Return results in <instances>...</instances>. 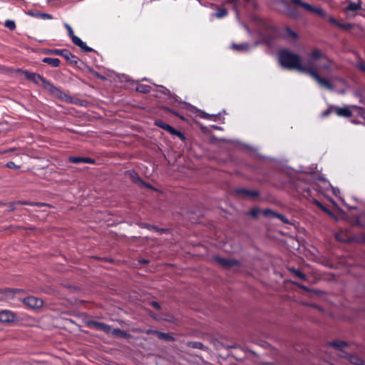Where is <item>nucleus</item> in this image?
Segmentation results:
<instances>
[{
    "label": "nucleus",
    "instance_id": "obj_1",
    "mask_svg": "<svg viewBox=\"0 0 365 365\" xmlns=\"http://www.w3.org/2000/svg\"><path fill=\"white\" fill-rule=\"evenodd\" d=\"M308 56L314 58V61L311 62L309 68L306 73L314 79L320 86L329 91L333 90L334 87L329 81L326 78L321 77L319 74L322 70L330 71L331 61L319 49L312 50Z\"/></svg>",
    "mask_w": 365,
    "mask_h": 365
},
{
    "label": "nucleus",
    "instance_id": "obj_2",
    "mask_svg": "<svg viewBox=\"0 0 365 365\" xmlns=\"http://www.w3.org/2000/svg\"><path fill=\"white\" fill-rule=\"evenodd\" d=\"M279 61L282 67L289 69H294L299 72L306 73L309 68L311 62H314V59L311 58L307 61L306 65H302V59L300 56L289 51H282L279 53Z\"/></svg>",
    "mask_w": 365,
    "mask_h": 365
},
{
    "label": "nucleus",
    "instance_id": "obj_3",
    "mask_svg": "<svg viewBox=\"0 0 365 365\" xmlns=\"http://www.w3.org/2000/svg\"><path fill=\"white\" fill-rule=\"evenodd\" d=\"M64 26L67 29L68 34L72 40V42L77 46L80 47L85 52H91L93 49L88 47L79 37L73 34L71 26L68 24H64Z\"/></svg>",
    "mask_w": 365,
    "mask_h": 365
},
{
    "label": "nucleus",
    "instance_id": "obj_4",
    "mask_svg": "<svg viewBox=\"0 0 365 365\" xmlns=\"http://www.w3.org/2000/svg\"><path fill=\"white\" fill-rule=\"evenodd\" d=\"M48 53L49 54H54V55H58L61 56H63L66 59V61L76 65L79 61V58L76 57V56L73 55L67 49H53V50H49L48 51Z\"/></svg>",
    "mask_w": 365,
    "mask_h": 365
},
{
    "label": "nucleus",
    "instance_id": "obj_5",
    "mask_svg": "<svg viewBox=\"0 0 365 365\" xmlns=\"http://www.w3.org/2000/svg\"><path fill=\"white\" fill-rule=\"evenodd\" d=\"M213 259L220 266L225 269H231L235 267H239L241 264L239 260L233 258H223L220 257H215Z\"/></svg>",
    "mask_w": 365,
    "mask_h": 365
},
{
    "label": "nucleus",
    "instance_id": "obj_6",
    "mask_svg": "<svg viewBox=\"0 0 365 365\" xmlns=\"http://www.w3.org/2000/svg\"><path fill=\"white\" fill-rule=\"evenodd\" d=\"M291 1L296 5L303 7L306 11L310 13L317 14L322 16H324V12L322 9L314 7L307 3L302 1L301 0H291Z\"/></svg>",
    "mask_w": 365,
    "mask_h": 365
},
{
    "label": "nucleus",
    "instance_id": "obj_7",
    "mask_svg": "<svg viewBox=\"0 0 365 365\" xmlns=\"http://www.w3.org/2000/svg\"><path fill=\"white\" fill-rule=\"evenodd\" d=\"M235 193L248 199H255L259 196V192L257 190H250L245 188L236 189Z\"/></svg>",
    "mask_w": 365,
    "mask_h": 365
},
{
    "label": "nucleus",
    "instance_id": "obj_8",
    "mask_svg": "<svg viewBox=\"0 0 365 365\" xmlns=\"http://www.w3.org/2000/svg\"><path fill=\"white\" fill-rule=\"evenodd\" d=\"M24 304L33 309L40 308L43 306V300L36 297H28L24 299Z\"/></svg>",
    "mask_w": 365,
    "mask_h": 365
},
{
    "label": "nucleus",
    "instance_id": "obj_9",
    "mask_svg": "<svg viewBox=\"0 0 365 365\" xmlns=\"http://www.w3.org/2000/svg\"><path fill=\"white\" fill-rule=\"evenodd\" d=\"M16 319L15 314L9 310H3L0 312V322L4 323H9L14 322Z\"/></svg>",
    "mask_w": 365,
    "mask_h": 365
},
{
    "label": "nucleus",
    "instance_id": "obj_10",
    "mask_svg": "<svg viewBox=\"0 0 365 365\" xmlns=\"http://www.w3.org/2000/svg\"><path fill=\"white\" fill-rule=\"evenodd\" d=\"M42 86L45 89L48 91L53 96H61V95L62 93L61 91L58 88L56 87L53 83H51V82L46 81V79L43 81V83L42 84Z\"/></svg>",
    "mask_w": 365,
    "mask_h": 365
},
{
    "label": "nucleus",
    "instance_id": "obj_11",
    "mask_svg": "<svg viewBox=\"0 0 365 365\" xmlns=\"http://www.w3.org/2000/svg\"><path fill=\"white\" fill-rule=\"evenodd\" d=\"M155 125L158 127L164 129L165 130H167L168 132H169L171 134H175V135H177L179 136H180L182 135L180 132L177 131L172 126L169 125L168 124L165 123V122H163L161 120H156Z\"/></svg>",
    "mask_w": 365,
    "mask_h": 365
},
{
    "label": "nucleus",
    "instance_id": "obj_12",
    "mask_svg": "<svg viewBox=\"0 0 365 365\" xmlns=\"http://www.w3.org/2000/svg\"><path fill=\"white\" fill-rule=\"evenodd\" d=\"M21 292V289H6L1 292L3 296L0 297V299L1 300L9 301L14 298V296L15 295V294L19 293Z\"/></svg>",
    "mask_w": 365,
    "mask_h": 365
},
{
    "label": "nucleus",
    "instance_id": "obj_13",
    "mask_svg": "<svg viewBox=\"0 0 365 365\" xmlns=\"http://www.w3.org/2000/svg\"><path fill=\"white\" fill-rule=\"evenodd\" d=\"M25 74L27 79L38 85L42 86L43 81H45L44 78L37 73L26 72Z\"/></svg>",
    "mask_w": 365,
    "mask_h": 365
},
{
    "label": "nucleus",
    "instance_id": "obj_14",
    "mask_svg": "<svg viewBox=\"0 0 365 365\" xmlns=\"http://www.w3.org/2000/svg\"><path fill=\"white\" fill-rule=\"evenodd\" d=\"M334 112L337 115L341 117L349 118L352 115V112L351 111L349 107H335Z\"/></svg>",
    "mask_w": 365,
    "mask_h": 365
},
{
    "label": "nucleus",
    "instance_id": "obj_15",
    "mask_svg": "<svg viewBox=\"0 0 365 365\" xmlns=\"http://www.w3.org/2000/svg\"><path fill=\"white\" fill-rule=\"evenodd\" d=\"M91 325L96 329L103 331L106 334H109L111 331V327L109 325L104 324L103 322H92Z\"/></svg>",
    "mask_w": 365,
    "mask_h": 365
},
{
    "label": "nucleus",
    "instance_id": "obj_16",
    "mask_svg": "<svg viewBox=\"0 0 365 365\" xmlns=\"http://www.w3.org/2000/svg\"><path fill=\"white\" fill-rule=\"evenodd\" d=\"M26 14L30 16H32V17L41 18L42 19H53V16L51 14H46V13H41L37 11H28L26 12Z\"/></svg>",
    "mask_w": 365,
    "mask_h": 365
},
{
    "label": "nucleus",
    "instance_id": "obj_17",
    "mask_svg": "<svg viewBox=\"0 0 365 365\" xmlns=\"http://www.w3.org/2000/svg\"><path fill=\"white\" fill-rule=\"evenodd\" d=\"M283 36L284 38H287L288 40L294 41L295 39L297 38L298 35H297V34L296 32H294V31H292L289 28H287L285 29V31H284V34H283Z\"/></svg>",
    "mask_w": 365,
    "mask_h": 365
},
{
    "label": "nucleus",
    "instance_id": "obj_18",
    "mask_svg": "<svg viewBox=\"0 0 365 365\" xmlns=\"http://www.w3.org/2000/svg\"><path fill=\"white\" fill-rule=\"evenodd\" d=\"M43 62L49 64L53 67H58L60 65V60L57 58H44Z\"/></svg>",
    "mask_w": 365,
    "mask_h": 365
},
{
    "label": "nucleus",
    "instance_id": "obj_19",
    "mask_svg": "<svg viewBox=\"0 0 365 365\" xmlns=\"http://www.w3.org/2000/svg\"><path fill=\"white\" fill-rule=\"evenodd\" d=\"M110 333H111L112 335H113L115 336H119V337H122V338H128L130 336V334H127L126 332H125L118 328L113 329H111V331Z\"/></svg>",
    "mask_w": 365,
    "mask_h": 365
},
{
    "label": "nucleus",
    "instance_id": "obj_20",
    "mask_svg": "<svg viewBox=\"0 0 365 365\" xmlns=\"http://www.w3.org/2000/svg\"><path fill=\"white\" fill-rule=\"evenodd\" d=\"M361 4L360 3H354V2H349L348 6L346 8V11H356L359 9H361Z\"/></svg>",
    "mask_w": 365,
    "mask_h": 365
},
{
    "label": "nucleus",
    "instance_id": "obj_21",
    "mask_svg": "<svg viewBox=\"0 0 365 365\" xmlns=\"http://www.w3.org/2000/svg\"><path fill=\"white\" fill-rule=\"evenodd\" d=\"M292 273H293L297 277L302 279V280H306L307 279V276L305 274H304L303 272H302L299 269H297L295 268H290L289 269Z\"/></svg>",
    "mask_w": 365,
    "mask_h": 365
},
{
    "label": "nucleus",
    "instance_id": "obj_22",
    "mask_svg": "<svg viewBox=\"0 0 365 365\" xmlns=\"http://www.w3.org/2000/svg\"><path fill=\"white\" fill-rule=\"evenodd\" d=\"M227 15V11L225 8H219L216 13L213 16L217 19H221Z\"/></svg>",
    "mask_w": 365,
    "mask_h": 365
},
{
    "label": "nucleus",
    "instance_id": "obj_23",
    "mask_svg": "<svg viewBox=\"0 0 365 365\" xmlns=\"http://www.w3.org/2000/svg\"><path fill=\"white\" fill-rule=\"evenodd\" d=\"M156 335L159 339L165 340V341H172L173 340V337L170 336L169 334L156 331Z\"/></svg>",
    "mask_w": 365,
    "mask_h": 365
},
{
    "label": "nucleus",
    "instance_id": "obj_24",
    "mask_svg": "<svg viewBox=\"0 0 365 365\" xmlns=\"http://www.w3.org/2000/svg\"><path fill=\"white\" fill-rule=\"evenodd\" d=\"M226 4L232 6V9L236 11L237 16H238V6L240 4V0H226Z\"/></svg>",
    "mask_w": 365,
    "mask_h": 365
},
{
    "label": "nucleus",
    "instance_id": "obj_25",
    "mask_svg": "<svg viewBox=\"0 0 365 365\" xmlns=\"http://www.w3.org/2000/svg\"><path fill=\"white\" fill-rule=\"evenodd\" d=\"M349 361L356 365H364L363 360L356 356H350Z\"/></svg>",
    "mask_w": 365,
    "mask_h": 365
},
{
    "label": "nucleus",
    "instance_id": "obj_26",
    "mask_svg": "<svg viewBox=\"0 0 365 365\" xmlns=\"http://www.w3.org/2000/svg\"><path fill=\"white\" fill-rule=\"evenodd\" d=\"M330 344L339 350L342 349L344 346H346V344L345 342L341 341H335L331 342Z\"/></svg>",
    "mask_w": 365,
    "mask_h": 365
},
{
    "label": "nucleus",
    "instance_id": "obj_27",
    "mask_svg": "<svg viewBox=\"0 0 365 365\" xmlns=\"http://www.w3.org/2000/svg\"><path fill=\"white\" fill-rule=\"evenodd\" d=\"M232 48L237 51H247L249 46L247 43L233 44Z\"/></svg>",
    "mask_w": 365,
    "mask_h": 365
},
{
    "label": "nucleus",
    "instance_id": "obj_28",
    "mask_svg": "<svg viewBox=\"0 0 365 365\" xmlns=\"http://www.w3.org/2000/svg\"><path fill=\"white\" fill-rule=\"evenodd\" d=\"M130 176H131L133 182L140 183V184L143 185L144 186H148L145 182H143V180L140 178V177L135 173H132L130 174Z\"/></svg>",
    "mask_w": 365,
    "mask_h": 365
},
{
    "label": "nucleus",
    "instance_id": "obj_29",
    "mask_svg": "<svg viewBox=\"0 0 365 365\" xmlns=\"http://www.w3.org/2000/svg\"><path fill=\"white\" fill-rule=\"evenodd\" d=\"M262 213L264 216L268 217H275L277 215V212L270 209L264 210Z\"/></svg>",
    "mask_w": 365,
    "mask_h": 365
},
{
    "label": "nucleus",
    "instance_id": "obj_30",
    "mask_svg": "<svg viewBox=\"0 0 365 365\" xmlns=\"http://www.w3.org/2000/svg\"><path fill=\"white\" fill-rule=\"evenodd\" d=\"M68 159H69L70 162H71L73 163H76V164L83 163V157L71 156V157H69Z\"/></svg>",
    "mask_w": 365,
    "mask_h": 365
},
{
    "label": "nucleus",
    "instance_id": "obj_31",
    "mask_svg": "<svg viewBox=\"0 0 365 365\" xmlns=\"http://www.w3.org/2000/svg\"><path fill=\"white\" fill-rule=\"evenodd\" d=\"M5 26L10 30L13 31L16 29V24L12 20H6L5 22Z\"/></svg>",
    "mask_w": 365,
    "mask_h": 365
},
{
    "label": "nucleus",
    "instance_id": "obj_32",
    "mask_svg": "<svg viewBox=\"0 0 365 365\" xmlns=\"http://www.w3.org/2000/svg\"><path fill=\"white\" fill-rule=\"evenodd\" d=\"M137 91L143 93H147L150 92V87L148 86L140 85L137 88Z\"/></svg>",
    "mask_w": 365,
    "mask_h": 365
},
{
    "label": "nucleus",
    "instance_id": "obj_33",
    "mask_svg": "<svg viewBox=\"0 0 365 365\" xmlns=\"http://www.w3.org/2000/svg\"><path fill=\"white\" fill-rule=\"evenodd\" d=\"M339 28L340 29H344V30H349V29H351L353 27H354V24H341V23H339Z\"/></svg>",
    "mask_w": 365,
    "mask_h": 365
},
{
    "label": "nucleus",
    "instance_id": "obj_34",
    "mask_svg": "<svg viewBox=\"0 0 365 365\" xmlns=\"http://www.w3.org/2000/svg\"><path fill=\"white\" fill-rule=\"evenodd\" d=\"M335 106H329L328 109L322 113L321 115L322 118L327 117L331 112L334 111Z\"/></svg>",
    "mask_w": 365,
    "mask_h": 365
},
{
    "label": "nucleus",
    "instance_id": "obj_35",
    "mask_svg": "<svg viewBox=\"0 0 365 365\" xmlns=\"http://www.w3.org/2000/svg\"><path fill=\"white\" fill-rule=\"evenodd\" d=\"M17 204H21V205H37V206H42L44 205L43 203H35V202H29L27 201H20L16 202Z\"/></svg>",
    "mask_w": 365,
    "mask_h": 365
},
{
    "label": "nucleus",
    "instance_id": "obj_36",
    "mask_svg": "<svg viewBox=\"0 0 365 365\" xmlns=\"http://www.w3.org/2000/svg\"><path fill=\"white\" fill-rule=\"evenodd\" d=\"M259 213V210L257 207L252 209L250 212V215L253 217H257Z\"/></svg>",
    "mask_w": 365,
    "mask_h": 365
},
{
    "label": "nucleus",
    "instance_id": "obj_37",
    "mask_svg": "<svg viewBox=\"0 0 365 365\" xmlns=\"http://www.w3.org/2000/svg\"><path fill=\"white\" fill-rule=\"evenodd\" d=\"M275 217L279 218V220H281L285 224H289V221L288 220V219L285 216H284V215H282L281 214L277 213Z\"/></svg>",
    "mask_w": 365,
    "mask_h": 365
},
{
    "label": "nucleus",
    "instance_id": "obj_38",
    "mask_svg": "<svg viewBox=\"0 0 365 365\" xmlns=\"http://www.w3.org/2000/svg\"><path fill=\"white\" fill-rule=\"evenodd\" d=\"M191 344H192V347L195 348V349H202L204 348V345L201 342L195 341V342H192Z\"/></svg>",
    "mask_w": 365,
    "mask_h": 365
},
{
    "label": "nucleus",
    "instance_id": "obj_39",
    "mask_svg": "<svg viewBox=\"0 0 365 365\" xmlns=\"http://www.w3.org/2000/svg\"><path fill=\"white\" fill-rule=\"evenodd\" d=\"M6 166L7 168H11V169H13V168H14V169H18V168H20V166H19V165H15V163H14V162H11V161L8 162V163H6Z\"/></svg>",
    "mask_w": 365,
    "mask_h": 365
},
{
    "label": "nucleus",
    "instance_id": "obj_40",
    "mask_svg": "<svg viewBox=\"0 0 365 365\" xmlns=\"http://www.w3.org/2000/svg\"><path fill=\"white\" fill-rule=\"evenodd\" d=\"M84 163L94 164L95 160L91 158H83Z\"/></svg>",
    "mask_w": 365,
    "mask_h": 365
},
{
    "label": "nucleus",
    "instance_id": "obj_41",
    "mask_svg": "<svg viewBox=\"0 0 365 365\" xmlns=\"http://www.w3.org/2000/svg\"><path fill=\"white\" fill-rule=\"evenodd\" d=\"M16 202H11L10 205H9V209L7 210L8 212H12L14 210H16Z\"/></svg>",
    "mask_w": 365,
    "mask_h": 365
},
{
    "label": "nucleus",
    "instance_id": "obj_42",
    "mask_svg": "<svg viewBox=\"0 0 365 365\" xmlns=\"http://www.w3.org/2000/svg\"><path fill=\"white\" fill-rule=\"evenodd\" d=\"M329 22H331V24H333L336 25V26H339V24L340 23V22H339L337 20H336V19H335L334 18H333V17H330V18L329 19Z\"/></svg>",
    "mask_w": 365,
    "mask_h": 365
},
{
    "label": "nucleus",
    "instance_id": "obj_43",
    "mask_svg": "<svg viewBox=\"0 0 365 365\" xmlns=\"http://www.w3.org/2000/svg\"><path fill=\"white\" fill-rule=\"evenodd\" d=\"M151 305H152L153 307H154L156 309H160V305L157 302H151Z\"/></svg>",
    "mask_w": 365,
    "mask_h": 365
},
{
    "label": "nucleus",
    "instance_id": "obj_44",
    "mask_svg": "<svg viewBox=\"0 0 365 365\" xmlns=\"http://www.w3.org/2000/svg\"><path fill=\"white\" fill-rule=\"evenodd\" d=\"M357 67L362 71L365 73V65L362 63H360L357 65Z\"/></svg>",
    "mask_w": 365,
    "mask_h": 365
},
{
    "label": "nucleus",
    "instance_id": "obj_45",
    "mask_svg": "<svg viewBox=\"0 0 365 365\" xmlns=\"http://www.w3.org/2000/svg\"><path fill=\"white\" fill-rule=\"evenodd\" d=\"M316 204H317L319 207H321L323 210H324L325 212H328V213L329 212V211H328L325 207H324L322 206V205L320 202H319L316 201Z\"/></svg>",
    "mask_w": 365,
    "mask_h": 365
},
{
    "label": "nucleus",
    "instance_id": "obj_46",
    "mask_svg": "<svg viewBox=\"0 0 365 365\" xmlns=\"http://www.w3.org/2000/svg\"><path fill=\"white\" fill-rule=\"evenodd\" d=\"M296 284H297V286H299V287H301V288H302V289H305V290H307V287H305V286L301 285V284H297V283H296Z\"/></svg>",
    "mask_w": 365,
    "mask_h": 365
},
{
    "label": "nucleus",
    "instance_id": "obj_47",
    "mask_svg": "<svg viewBox=\"0 0 365 365\" xmlns=\"http://www.w3.org/2000/svg\"><path fill=\"white\" fill-rule=\"evenodd\" d=\"M141 263H144V264H147L149 262V261L148 259H143V260H140V261Z\"/></svg>",
    "mask_w": 365,
    "mask_h": 365
},
{
    "label": "nucleus",
    "instance_id": "obj_48",
    "mask_svg": "<svg viewBox=\"0 0 365 365\" xmlns=\"http://www.w3.org/2000/svg\"><path fill=\"white\" fill-rule=\"evenodd\" d=\"M171 112H172L174 115H178V114L176 112L173 111V110H172Z\"/></svg>",
    "mask_w": 365,
    "mask_h": 365
}]
</instances>
